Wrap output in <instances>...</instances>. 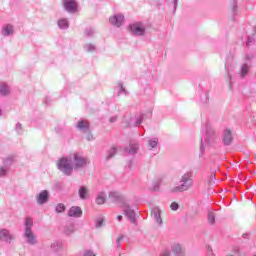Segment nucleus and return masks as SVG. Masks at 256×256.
Here are the masks:
<instances>
[{
    "instance_id": "7",
    "label": "nucleus",
    "mask_w": 256,
    "mask_h": 256,
    "mask_svg": "<svg viewBox=\"0 0 256 256\" xmlns=\"http://www.w3.org/2000/svg\"><path fill=\"white\" fill-rule=\"evenodd\" d=\"M146 29L147 28L145 27V24L142 22H135L129 25L130 33H132V35L135 37H143V35H145Z\"/></svg>"
},
{
    "instance_id": "30",
    "label": "nucleus",
    "mask_w": 256,
    "mask_h": 256,
    "mask_svg": "<svg viewBox=\"0 0 256 256\" xmlns=\"http://www.w3.org/2000/svg\"><path fill=\"white\" fill-rule=\"evenodd\" d=\"M15 159L13 158V156L7 157L4 160V167H7L9 169V167H11L14 163Z\"/></svg>"
},
{
    "instance_id": "49",
    "label": "nucleus",
    "mask_w": 256,
    "mask_h": 256,
    "mask_svg": "<svg viewBox=\"0 0 256 256\" xmlns=\"http://www.w3.org/2000/svg\"><path fill=\"white\" fill-rule=\"evenodd\" d=\"M123 242V236H119L116 240L117 247H121V243Z\"/></svg>"
},
{
    "instance_id": "20",
    "label": "nucleus",
    "mask_w": 256,
    "mask_h": 256,
    "mask_svg": "<svg viewBox=\"0 0 256 256\" xmlns=\"http://www.w3.org/2000/svg\"><path fill=\"white\" fill-rule=\"evenodd\" d=\"M50 249L54 253H61L63 251V242L61 240H55L50 244Z\"/></svg>"
},
{
    "instance_id": "53",
    "label": "nucleus",
    "mask_w": 256,
    "mask_h": 256,
    "mask_svg": "<svg viewBox=\"0 0 256 256\" xmlns=\"http://www.w3.org/2000/svg\"><path fill=\"white\" fill-rule=\"evenodd\" d=\"M207 256H215L213 254V249L211 247H208V249H207Z\"/></svg>"
},
{
    "instance_id": "25",
    "label": "nucleus",
    "mask_w": 256,
    "mask_h": 256,
    "mask_svg": "<svg viewBox=\"0 0 256 256\" xmlns=\"http://www.w3.org/2000/svg\"><path fill=\"white\" fill-rule=\"evenodd\" d=\"M159 145V138L158 137H153L148 139V144L147 147L151 151L152 149H157Z\"/></svg>"
},
{
    "instance_id": "9",
    "label": "nucleus",
    "mask_w": 256,
    "mask_h": 256,
    "mask_svg": "<svg viewBox=\"0 0 256 256\" xmlns=\"http://www.w3.org/2000/svg\"><path fill=\"white\" fill-rule=\"evenodd\" d=\"M122 208L124 211V215L128 218L130 223H133L135 225V223H137L135 210L131 209V207L127 202L125 203L124 206H122Z\"/></svg>"
},
{
    "instance_id": "10",
    "label": "nucleus",
    "mask_w": 256,
    "mask_h": 256,
    "mask_svg": "<svg viewBox=\"0 0 256 256\" xmlns=\"http://www.w3.org/2000/svg\"><path fill=\"white\" fill-rule=\"evenodd\" d=\"M79 4L75 0H64V9L68 13H77Z\"/></svg>"
},
{
    "instance_id": "43",
    "label": "nucleus",
    "mask_w": 256,
    "mask_h": 256,
    "mask_svg": "<svg viewBox=\"0 0 256 256\" xmlns=\"http://www.w3.org/2000/svg\"><path fill=\"white\" fill-rule=\"evenodd\" d=\"M84 135H86V139L88 141H95V137L93 136V133H91V129L89 130V132L84 133Z\"/></svg>"
},
{
    "instance_id": "6",
    "label": "nucleus",
    "mask_w": 256,
    "mask_h": 256,
    "mask_svg": "<svg viewBox=\"0 0 256 256\" xmlns=\"http://www.w3.org/2000/svg\"><path fill=\"white\" fill-rule=\"evenodd\" d=\"M217 139H218V135H217V132L215 131V128H213V126L209 124L206 125V133L204 136V141L206 145H213V143H215Z\"/></svg>"
},
{
    "instance_id": "11",
    "label": "nucleus",
    "mask_w": 256,
    "mask_h": 256,
    "mask_svg": "<svg viewBox=\"0 0 256 256\" xmlns=\"http://www.w3.org/2000/svg\"><path fill=\"white\" fill-rule=\"evenodd\" d=\"M0 241H2V243L11 244V241H13V234H11V232L8 229H1Z\"/></svg>"
},
{
    "instance_id": "33",
    "label": "nucleus",
    "mask_w": 256,
    "mask_h": 256,
    "mask_svg": "<svg viewBox=\"0 0 256 256\" xmlns=\"http://www.w3.org/2000/svg\"><path fill=\"white\" fill-rule=\"evenodd\" d=\"M208 223L215 225V212H208Z\"/></svg>"
},
{
    "instance_id": "54",
    "label": "nucleus",
    "mask_w": 256,
    "mask_h": 256,
    "mask_svg": "<svg viewBox=\"0 0 256 256\" xmlns=\"http://www.w3.org/2000/svg\"><path fill=\"white\" fill-rule=\"evenodd\" d=\"M109 121L110 123H115V121H117V116H112Z\"/></svg>"
},
{
    "instance_id": "60",
    "label": "nucleus",
    "mask_w": 256,
    "mask_h": 256,
    "mask_svg": "<svg viewBox=\"0 0 256 256\" xmlns=\"http://www.w3.org/2000/svg\"><path fill=\"white\" fill-rule=\"evenodd\" d=\"M244 238L247 239V234H244Z\"/></svg>"
},
{
    "instance_id": "48",
    "label": "nucleus",
    "mask_w": 256,
    "mask_h": 256,
    "mask_svg": "<svg viewBox=\"0 0 256 256\" xmlns=\"http://www.w3.org/2000/svg\"><path fill=\"white\" fill-rule=\"evenodd\" d=\"M83 256H96L95 252H93V250H86L83 253Z\"/></svg>"
},
{
    "instance_id": "21",
    "label": "nucleus",
    "mask_w": 256,
    "mask_h": 256,
    "mask_svg": "<svg viewBox=\"0 0 256 256\" xmlns=\"http://www.w3.org/2000/svg\"><path fill=\"white\" fill-rule=\"evenodd\" d=\"M58 28L61 29V31H67L69 29V19L67 18H60L57 20Z\"/></svg>"
},
{
    "instance_id": "5",
    "label": "nucleus",
    "mask_w": 256,
    "mask_h": 256,
    "mask_svg": "<svg viewBox=\"0 0 256 256\" xmlns=\"http://www.w3.org/2000/svg\"><path fill=\"white\" fill-rule=\"evenodd\" d=\"M70 159L72 161L74 171L84 169V167H87V163H89V159L87 157L77 153L71 154Z\"/></svg>"
},
{
    "instance_id": "34",
    "label": "nucleus",
    "mask_w": 256,
    "mask_h": 256,
    "mask_svg": "<svg viewBox=\"0 0 256 256\" xmlns=\"http://www.w3.org/2000/svg\"><path fill=\"white\" fill-rule=\"evenodd\" d=\"M9 173V168L6 166L0 167V177H7V174Z\"/></svg>"
},
{
    "instance_id": "45",
    "label": "nucleus",
    "mask_w": 256,
    "mask_h": 256,
    "mask_svg": "<svg viewBox=\"0 0 256 256\" xmlns=\"http://www.w3.org/2000/svg\"><path fill=\"white\" fill-rule=\"evenodd\" d=\"M54 189H56V191H61V189H63V183L61 182H56L54 184Z\"/></svg>"
},
{
    "instance_id": "28",
    "label": "nucleus",
    "mask_w": 256,
    "mask_h": 256,
    "mask_svg": "<svg viewBox=\"0 0 256 256\" xmlns=\"http://www.w3.org/2000/svg\"><path fill=\"white\" fill-rule=\"evenodd\" d=\"M9 93H11V88L9 87V85H7V83L0 84V95H2L3 97H7Z\"/></svg>"
},
{
    "instance_id": "1",
    "label": "nucleus",
    "mask_w": 256,
    "mask_h": 256,
    "mask_svg": "<svg viewBox=\"0 0 256 256\" xmlns=\"http://www.w3.org/2000/svg\"><path fill=\"white\" fill-rule=\"evenodd\" d=\"M23 239L28 245L33 246L39 243L37 236L33 233V218L31 217H26L24 221Z\"/></svg>"
},
{
    "instance_id": "39",
    "label": "nucleus",
    "mask_w": 256,
    "mask_h": 256,
    "mask_svg": "<svg viewBox=\"0 0 256 256\" xmlns=\"http://www.w3.org/2000/svg\"><path fill=\"white\" fill-rule=\"evenodd\" d=\"M159 187H161V180H156L152 184L153 191H159Z\"/></svg>"
},
{
    "instance_id": "57",
    "label": "nucleus",
    "mask_w": 256,
    "mask_h": 256,
    "mask_svg": "<svg viewBox=\"0 0 256 256\" xmlns=\"http://www.w3.org/2000/svg\"><path fill=\"white\" fill-rule=\"evenodd\" d=\"M117 220H118V221H122V220H123V216L118 215V216H117Z\"/></svg>"
},
{
    "instance_id": "24",
    "label": "nucleus",
    "mask_w": 256,
    "mask_h": 256,
    "mask_svg": "<svg viewBox=\"0 0 256 256\" xmlns=\"http://www.w3.org/2000/svg\"><path fill=\"white\" fill-rule=\"evenodd\" d=\"M143 123V116H138L137 118H131L128 123V127H139Z\"/></svg>"
},
{
    "instance_id": "23",
    "label": "nucleus",
    "mask_w": 256,
    "mask_h": 256,
    "mask_svg": "<svg viewBox=\"0 0 256 256\" xmlns=\"http://www.w3.org/2000/svg\"><path fill=\"white\" fill-rule=\"evenodd\" d=\"M124 151L125 153H129V155H135L139 151V144L131 142L129 148H125Z\"/></svg>"
},
{
    "instance_id": "13",
    "label": "nucleus",
    "mask_w": 256,
    "mask_h": 256,
    "mask_svg": "<svg viewBox=\"0 0 256 256\" xmlns=\"http://www.w3.org/2000/svg\"><path fill=\"white\" fill-rule=\"evenodd\" d=\"M36 201L38 205H45L49 201V191L42 190L37 196Z\"/></svg>"
},
{
    "instance_id": "3",
    "label": "nucleus",
    "mask_w": 256,
    "mask_h": 256,
    "mask_svg": "<svg viewBox=\"0 0 256 256\" xmlns=\"http://www.w3.org/2000/svg\"><path fill=\"white\" fill-rule=\"evenodd\" d=\"M56 167L58 171H60V173H62L63 175H66V177H71L74 171L71 155L61 157L56 162Z\"/></svg>"
},
{
    "instance_id": "35",
    "label": "nucleus",
    "mask_w": 256,
    "mask_h": 256,
    "mask_svg": "<svg viewBox=\"0 0 256 256\" xmlns=\"http://www.w3.org/2000/svg\"><path fill=\"white\" fill-rule=\"evenodd\" d=\"M65 209H66L65 204L59 203L56 205L55 211L56 213H63Z\"/></svg>"
},
{
    "instance_id": "51",
    "label": "nucleus",
    "mask_w": 256,
    "mask_h": 256,
    "mask_svg": "<svg viewBox=\"0 0 256 256\" xmlns=\"http://www.w3.org/2000/svg\"><path fill=\"white\" fill-rule=\"evenodd\" d=\"M204 152H205V146L203 145V139H201V142H200V153H201V155H203Z\"/></svg>"
},
{
    "instance_id": "2",
    "label": "nucleus",
    "mask_w": 256,
    "mask_h": 256,
    "mask_svg": "<svg viewBox=\"0 0 256 256\" xmlns=\"http://www.w3.org/2000/svg\"><path fill=\"white\" fill-rule=\"evenodd\" d=\"M193 172H186L181 176L180 185L171 188L172 193H183V191H189L193 187Z\"/></svg>"
},
{
    "instance_id": "32",
    "label": "nucleus",
    "mask_w": 256,
    "mask_h": 256,
    "mask_svg": "<svg viewBox=\"0 0 256 256\" xmlns=\"http://www.w3.org/2000/svg\"><path fill=\"white\" fill-rule=\"evenodd\" d=\"M215 181H217V176H216L215 172H212L209 176L208 184L215 185Z\"/></svg>"
},
{
    "instance_id": "19",
    "label": "nucleus",
    "mask_w": 256,
    "mask_h": 256,
    "mask_svg": "<svg viewBox=\"0 0 256 256\" xmlns=\"http://www.w3.org/2000/svg\"><path fill=\"white\" fill-rule=\"evenodd\" d=\"M83 215V210L79 206H72L68 211L69 217L79 218Z\"/></svg>"
},
{
    "instance_id": "22",
    "label": "nucleus",
    "mask_w": 256,
    "mask_h": 256,
    "mask_svg": "<svg viewBox=\"0 0 256 256\" xmlns=\"http://www.w3.org/2000/svg\"><path fill=\"white\" fill-rule=\"evenodd\" d=\"M78 195L82 201H85L86 199H88L89 189L87 188V186H81L78 190Z\"/></svg>"
},
{
    "instance_id": "15",
    "label": "nucleus",
    "mask_w": 256,
    "mask_h": 256,
    "mask_svg": "<svg viewBox=\"0 0 256 256\" xmlns=\"http://www.w3.org/2000/svg\"><path fill=\"white\" fill-rule=\"evenodd\" d=\"M15 33V27L13 24H6L1 29L2 37H11Z\"/></svg>"
},
{
    "instance_id": "47",
    "label": "nucleus",
    "mask_w": 256,
    "mask_h": 256,
    "mask_svg": "<svg viewBox=\"0 0 256 256\" xmlns=\"http://www.w3.org/2000/svg\"><path fill=\"white\" fill-rule=\"evenodd\" d=\"M144 93H145V95H150V96L155 95V91L151 87H150V91L147 88H145Z\"/></svg>"
},
{
    "instance_id": "16",
    "label": "nucleus",
    "mask_w": 256,
    "mask_h": 256,
    "mask_svg": "<svg viewBox=\"0 0 256 256\" xmlns=\"http://www.w3.org/2000/svg\"><path fill=\"white\" fill-rule=\"evenodd\" d=\"M76 128L78 129V131H80V133H89V130L91 129L89 126V121L87 120H79Z\"/></svg>"
},
{
    "instance_id": "27",
    "label": "nucleus",
    "mask_w": 256,
    "mask_h": 256,
    "mask_svg": "<svg viewBox=\"0 0 256 256\" xmlns=\"http://www.w3.org/2000/svg\"><path fill=\"white\" fill-rule=\"evenodd\" d=\"M225 69L228 73L229 88L233 89V78L231 77V71H233V66L231 64H225Z\"/></svg>"
},
{
    "instance_id": "44",
    "label": "nucleus",
    "mask_w": 256,
    "mask_h": 256,
    "mask_svg": "<svg viewBox=\"0 0 256 256\" xmlns=\"http://www.w3.org/2000/svg\"><path fill=\"white\" fill-rule=\"evenodd\" d=\"M201 101L202 103H209V94H202Z\"/></svg>"
},
{
    "instance_id": "8",
    "label": "nucleus",
    "mask_w": 256,
    "mask_h": 256,
    "mask_svg": "<svg viewBox=\"0 0 256 256\" xmlns=\"http://www.w3.org/2000/svg\"><path fill=\"white\" fill-rule=\"evenodd\" d=\"M108 199L111 201V203H118L120 207H123L127 203V200H125V196H123L118 191L109 192Z\"/></svg>"
},
{
    "instance_id": "46",
    "label": "nucleus",
    "mask_w": 256,
    "mask_h": 256,
    "mask_svg": "<svg viewBox=\"0 0 256 256\" xmlns=\"http://www.w3.org/2000/svg\"><path fill=\"white\" fill-rule=\"evenodd\" d=\"M170 208L172 211H177V209H179V204L177 202H172Z\"/></svg>"
},
{
    "instance_id": "36",
    "label": "nucleus",
    "mask_w": 256,
    "mask_h": 256,
    "mask_svg": "<svg viewBox=\"0 0 256 256\" xmlns=\"http://www.w3.org/2000/svg\"><path fill=\"white\" fill-rule=\"evenodd\" d=\"M232 255H237V256H241V248L239 246H233L232 249Z\"/></svg>"
},
{
    "instance_id": "40",
    "label": "nucleus",
    "mask_w": 256,
    "mask_h": 256,
    "mask_svg": "<svg viewBox=\"0 0 256 256\" xmlns=\"http://www.w3.org/2000/svg\"><path fill=\"white\" fill-rule=\"evenodd\" d=\"M15 131L18 135H23V126L21 125V123L16 124Z\"/></svg>"
},
{
    "instance_id": "26",
    "label": "nucleus",
    "mask_w": 256,
    "mask_h": 256,
    "mask_svg": "<svg viewBox=\"0 0 256 256\" xmlns=\"http://www.w3.org/2000/svg\"><path fill=\"white\" fill-rule=\"evenodd\" d=\"M105 201H107V194L101 191L96 196V203L97 205H105Z\"/></svg>"
},
{
    "instance_id": "55",
    "label": "nucleus",
    "mask_w": 256,
    "mask_h": 256,
    "mask_svg": "<svg viewBox=\"0 0 256 256\" xmlns=\"http://www.w3.org/2000/svg\"><path fill=\"white\" fill-rule=\"evenodd\" d=\"M178 3H179V0H173L174 10L177 9Z\"/></svg>"
},
{
    "instance_id": "41",
    "label": "nucleus",
    "mask_w": 256,
    "mask_h": 256,
    "mask_svg": "<svg viewBox=\"0 0 256 256\" xmlns=\"http://www.w3.org/2000/svg\"><path fill=\"white\" fill-rule=\"evenodd\" d=\"M232 8H231V11H232V15H237V0H232Z\"/></svg>"
},
{
    "instance_id": "14",
    "label": "nucleus",
    "mask_w": 256,
    "mask_h": 256,
    "mask_svg": "<svg viewBox=\"0 0 256 256\" xmlns=\"http://www.w3.org/2000/svg\"><path fill=\"white\" fill-rule=\"evenodd\" d=\"M171 251L175 256H185V247L180 243H174L171 245Z\"/></svg>"
},
{
    "instance_id": "61",
    "label": "nucleus",
    "mask_w": 256,
    "mask_h": 256,
    "mask_svg": "<svg viewBox=\"0 0 256 256\" xmlns=\"http://www.w3.org/2000/svg\"><path fill=\"white\" fill-rule=\"evenodd\" d=\"M227 256H235L234 254H228Z\"/></svg>"
},
{
    "instance_id": "42",
    "label": "nucleus",
    "mask_w": 256,
    "mask_h": 256,
    "mask_svg": "<svg viewBox=\"0 0 256 256\" xmlns=\"http://www.w3.org/2000/svg\"><path fill=\"white\" fill-rule=\"evenodd\" d=\"M104 221H105V220H104L103 218H98V219L96 220V223H95L96 229H99V228L103 227Z\"/></svg>"
},
{
    "instance_id": "17",
    "label": "nucleus",
    "mask_w": 256,
    "mask_h": 256,
    "mask_svg": "<svg viewBox=\"0 0 256 256\" xmlns=\"http://www.w3.org/2000/svg\"><path fill=\"white\" fill-rule=\"evenodd\" d=\"M151 215L154 221L157 223V225H163V219L161 218V209L159 207H154L152 209Z\"/></svg>"
},
{
    "instance_id": "58",
    "label": "nucleus",
    "mask_w": 256,
    "mask_h": 256,
    "mask_svg": "<svg viewBox=\"0 0 256 256\" xmlns=\"http://www.w3.org/2000/svg\"><path fill=\"white\" fill-rule=\"evenodd\" d=\"M1 115H3V110H1V108H0V117H1Z\"/></svg>"
},
{
    "instance_id": "38",
    "label": "nucleus",
    "mask_w": 256,
    "mask_h": 256,
    "mask_svg": "<svg viewBox=\"0 0 256 256\" xmlns=\"http://www.w3.org/2000/svg\"><path fill=\"white\" fill-rule=\"evenodd\" d=\"M85 51H87L88 53H93V51H95V45L93 44H86L84 46Z\"/></svg>"
},
{
    "instance_id": "31",
    "label": "nucleus",
    "mask_w": 256,
    "mask_h": 256,
    "mask_svg": "<svg viewBox=\"0 0 256 256\" xmlns=\"http://www.w3.org/2000/svg\"><path fill=\"white\" fill-rule=\"evenodd\" d=\"M117 95H127V90L125 89V87H123V83H119L118 84V92Z\"/></svg>"
},
{
    "instance_id": "37",
    "label": "nucleus",
    "mask_w": 256,
    "mask_h": 256,
    "mask_svg": "<svg viewBox=\"0 0 256 256\" xmlns=\"http://www.w3.org/2000/svg\"><path fill=\"white\" fill-rule=\"evenodd\" d=\"M86 37H93L95 35V29L89 27L85 29Z\"/></svg>"
},
{
    "instance_id": "59",
    "label": "nucleus",
    "mask_w": 256,
    "mask_h": 256,
    "mask_svg": "<svg viewBox=\"0 0 256 256\" xmlns=\"http://www.w3.org/2000/svg\"><path fill=\"white\" fill-rule=\"evenodd\" d=\"M48 99H49V98H47V97H46V99H45V103H48Z\"/></svg>"
},
{
    "instance_id": "4",
    "label": "nucleus",
    "mask_w": 256,
    "mask_h": 256,
    "mask_svg": "<svg viewBox=\"0 0 256 256\" xmlns=\"http://www.w3.org/2000/svg\"><path fill=\"white\" fill-rule=\"evenodd\" d=\"M255 55L246 54L244 62L240 65L239 70L237 71V75L240 79H245L247 75H249V71L251 70V59H253Z\"/></svg>"
},
{
    "instance_id": "12",
    "label": "nucleus",
    "mask_w": 256,
    "mask_h": 256,
    "mask_svg": "<svg viewBox=\"0 0 256 256\" xmlns=\"http://www.w3.org/2000/svg\"><path fill=\"white\" fill-rule=\"evenodd\" d=\"M109 21L114 27H121V25H123V23L125 22V16H123L122 14H117L111 16L109 18Z\"/></svg>"
},
{
    "instance_id": "29",
    "label": "nucleus",
    "mask_w": 256,
    "mask_h": 256,
    "mask_svg": "<svg viewBox=\"0 0 256 256\" xmlns=\"http://www.w3.org/2000/svg\"><path fill=\"white\" fill-rule=\"evenodd\" d=\"M116 154H117V148L113 146L106 153V161H109V159H113V157H115Z\"/></svg>"
},
{
    "instance_id": "56",
    "label": "nucleus",
    "mask_w": 256,
    "mask_h": 256,
    "mask_svg": "<svg viewBox=\"0 0 256 256\" xmlns=\"http://www.w3.org/2000/svg\"><path fill=\"white\" fill-rule=\"evenodd\" d=\"M160 256H171V252L169 251H165L162 255Z\"/></svg>"
},
{
    "instance_id": "50",
    "label": "nucleus",
    "mask_w": 256,
    "mask_h": 256,
    "mask_svg": "<svg viewBox=\"0 0 256 256\" xmlns=\"http://www.w3.org/2000/svg\"><path fill=\"white\" fill-rule=\"evenodd\" d=\"M252 43H255V37H253V36H248L247 45H251Z\"/></svg>"
},
{
    "instance_id": "18",
    "label": "nucleus",
    "mask_w": 256,
    "mask_h": 256,
    "mask_svg": "<svg viewBox=\"0 0 256 256\" xmlns=\"http://www.w3.org/2000/svg\"><path fill=\"white\" fill-rule=\"evenodd\" d=\"M224 145H231L233 143V132L229 129H225L222 136Z\"/></svg>"
},
{
    "instance_id": "52",
    "label": "nucleus",
    "mask_w": 256,
    "mask_h": 256,
    "mask_svg": "<svg viewBox=\"0 0 256 256\" xmlns=\"http://www.w3.org/2000/svg\"><path fill=\"white\" fill-rule=\"evenodd\" d=\"M73 231H75V230L73 229V226H71L69 228H66L65 233H66V235H71V233H73Z\"/></svg>"
}]
</instances>
